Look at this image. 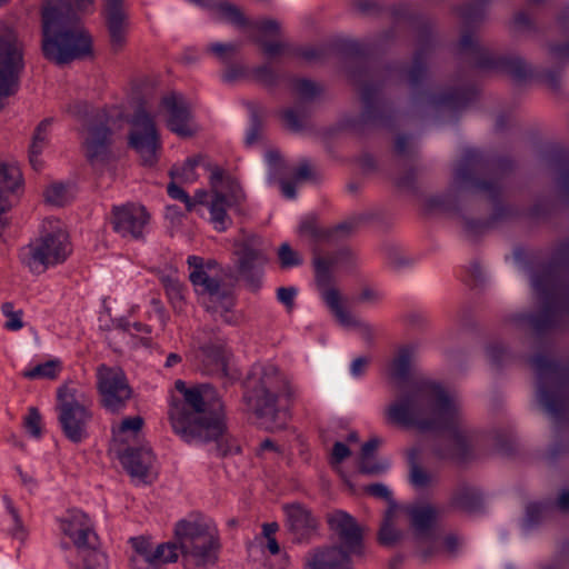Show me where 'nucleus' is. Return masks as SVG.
Listing matches in <instances>:
<instances>
[{"label":"nucleus","instance_id":"nucleus-1","mask_svg":"<svg viewBox=\"0 0 569 569\" xmlns=\"http://www.w3.org/2000/svg\"><path fill=\"white\" fill-rule=\"evenodd\" d=\"M417 346L401 347L390 365L395 399L386 408L389 422L422 431H441L442 443L436 453L441 459L463 461L471 450V432L461 400L456 392L431 379H409Z\"/></svg>","mask_w":569,"mask_h":569},{"label":"nucleus","instance_id":"nucleus-2","mask_svg":"<svg viewBox=\"0 0 569 569\" xmlns=\"http://www.w3.org/2000/svg\"><path fill=\"white\" fill-rule=\"evenodd\" d=\"M174 389L181 401H173L169 411L173 430L188 443L218 440L226 426L222 405L214 389L209 385L187 387L177 380Z\"/></svg>","mask_w":569,"mask_h":569},{"label":"nucleus","instance_id":"nucleus-3","mask_svg":"<svg viewBox=\"0 0 569 569\" xmlns=\"http://www.w3.org/2000/svg\"><path fill=\"white\" fill-rule=\"evenodd\" d=\"M94 0H48L42 11V50L47 59L64 64L90 53L91 39L80 26L78 12H86Z\"/></svg>","mask_w":569,"mask_h":569},{"label":"nucleus","instance_id":"nucleus-4","mask_svg":"<svg viewBox=\"0 0 569 569\" xmlns=\"http://www.w3.org/2000/svg\"><path fill=\"white\" fill-rule=\"evenodd\" d=\"M176 542H164L153 551L150 568L157 569L163 563L176 562L179 555L186 566L206 569L218 559L219 541L213 523L200 515H189L174 525Z\"/></svg>","mask_w":569,"mask_h":569},{"label":"nucleus","instance_id":"nucleus-5","mask_svg":"<svg viewBox=\"0 0 569 569\" xmlns=\"http://www.w3.org/2000/svg\"><path fill=\"white\" fill-rule=\"evenodd\" d=\"M247 383L248 403L261 425L271 431L283 429L289 415L287 408L278 406V399L292 403L301 398L302 390L270 363L253 366Z\"/></svg>","mask_w":569,"mask_h":569},{"label":"nucleus","instance_id":"nucleus-6","mask_svg":"<svg viewBox=\"0 0 569 569\" xmlns=\"http://www.w3.org/2000/svg\"><path fill=\"white\" fill-rule=\"evenodd\" d=\"M187 263L189 279L206 310L226 323H238L241 317L233 310L234 297L227 287L221 284L217 262L211 259L204 260L198 256H189Z\"/></svg>","mask_w":569,"mask_h":569},{"label":"nucleus","instance_id":"nucleus-7","mask_svg":"<svg viewBox=\"0 0 569 569\" xmlns=\"http://www.w3.org/2000/svg\"><path fill=\"white\" fill-rule=\"evenodd\" d=\"M188 2L213 12L220 19L242 30L249 39L258 43L269 58L286 54L288 44L277 40L280 23L273 19L249 20L241 9L230 0H187Z\"/></svg>","mask_w":569,"mask_h":569},{"label":"nucleus","instance_id":"nucleus-8","mask_svg":"<svg viewBox=\"0 0 569 569\" xmlns=\"http://www.w3.org/2000/svg\"><path fill=\"white\" fill-rule=\"evenodd\" d=\"M72 251L63 223L59 219L43 220L39 236L19 251V260L33 274L63 263Z\"/></svg>","mask_w":569,"mask_h":569},{"label":"nucleus","instance_id":"nucleus-9","mask_svg":"<svg viewBox=\"0 0 569 569\" xmlns=\"http://www.w3.org/2000/svg\"><path fill=\"white\" fill-rule=\"evenodd\" d=\"M68 111L83 121L80 130L82 148L87 160L93 168L104 166L110 159L111 130L113 116L93 113L86 103L70 106Z\"/></svg>","mask_w":569,"mask_h":569},{"label":"nucleus","instance_id":"nucleus-10","mask_svg":"<svg viewBox=\"0 0 569 569\" xmlns=\"http://www.w3.org/2000/svg\"><path fill=\"white\" fill-rule=\"evenodd\" d=\"M57 411L64 436L72 442L82 441L92 418L86 395L71 386L60 387L57 391Z\"/></svg>","mask_w":569,"mask_h":569},{"label":"nucleus","instance_id":"nucleus-11","mask_svg":"<svg viewBox=\"0 0 569 569\" xmlns=\"http://www.w3.org/2000/svg\"><path fill=\"white\" fill-rule=\"evenodd\" d=\"M411 527L415 532L418 552L425 559L439 552L445 547L448 552H455L460 540L453 535L441 537L436 528L437 510L429 505H415L408 509Z\"/></svg>","mask_w":569,"mask_h":569},{"label":"nucleus","instance_id":"nucleus-12","mask_svg":"<svg viewBox=\"0 0 569 569\" xmlns=\"http://www.w3.org/2000/svg\"><path fill=\"white\" fill-rule=\"evenodd\" d=\"M211 191L204 203L210 213V222L219 231H226L231 224L228 210L239 204L244 199V193L239 182L230 177H224L220 171H213L210 177Z\"/></svg>","mask_w":569,"mask_h":569},{"label":"nucleus","instance_id":"nucleus-13","mask_svg":"<svg viewBox=\"0 0 569 569\" xmlns=\"http://www.w3.org/2000/svg\"><path fill=\"white\" fill-rule=\"evenodd\" d=\"M24 67L22 44L13 32L0 34V109L4 99L16 94Z\"/></svg>","mask_w":569,"mask_h":569},{"label":"nucleus","instance_id":"nucleus-14","mask_svg":"<svg viewBox=\"0 0 569 569\" xmlns=\"http://www.w3.org/2000/svg\"><path fill=\"white\" fill-rule=\"evenodd\" d=\"M97 386L101 403L110 412L122 410L132 395L127 377L119 367L99 366Z\"/></svg>","mask_w":569,"mask_h":569},{"label":"nucleus","instance_id":"nucleus-15","mask_svg":"<svg viewBox=\"0 0 569 569\" xmlns=\"http://www.w3.org/2000/svg\"><path fill=\"white\" fill-rule=\"evenodd\" d=\"M196 366L210 375H228V352L222 339L212 332L200 330L193 338Z\"/></svg>","mask_w":569,"mask_h":569},{"label":"nucleus","instance_id":"nucleus-16","mask_svg":"<svg viewBox=\"0 0 569 569\" xmlns=\"http://www.w3.org/2000/svg\"><path fill=\"white\" fill-rule=\"evenodd\" d=\"M158 113L164 118L168 129L181 138H189L198 131L191 106L181 93L166 94L159 103Z\"/></svg>","mask_w":569,"mask_h":569},{"label":"nucleus","instance_id":"nucleus-17","mask_svg":"<svg viewBox=\"0 0 569 569\" xmlns=\"http://www.w3.org/2000/svg\"><path fill=\"white\" fill-rule=\"evenodd\" d=\"M129 146L141 157L144 164H153L160 147L159 134L153 118L144 109H139L131 120Z\"/></svg>","mask_w":569,"mask_h":569},{"label":"nucleus","instance_id":"nucleus-18","mask_svg":"<svg viewBox=\"0 0 569 569\" xmlns=\"http://www.w3.org/2000/svg\"><path fill=\"white\" fill-rule=\"evenodd\" d=\"M234 254L239 273L250 282L254 281L268 261L262 240L256 234H241L234 242Z\"/></svg>","mask_w":569,"mask_h":569},{"label":"nucleus","instance_id":"nucleus-19","mask_svg":"<svg viewBox=\"0 0 569 569\" xmlns=\"http://www.w3.org/2000/svg\"><path fill=\"white\" fill-rule=\"evenodd\" d=\"M113 229L122 237L139 239L143 236L149 214L143 206L128 203L113 209Z\"/></svg>","mask_w":569,"mask_h":569},{"label":"nucleus","instance_id":"nucleus-20","mask_svg":"<svg viewBox=\"0 0 569 569\" xmlns=\"http://www.w3.org/2000/svg\"><path fill=\"white\" fill-rule=\"evenodd\" d=\"M60 529L79 549L97 545L98 537L93 529V523L81 510H69L60 520Z\"/></svg>","mask_w":569,"mask_h":569},{"label":"nucleus","instance_id":"nucleus-21","mask_svg":"<svg viewBox=\"0 0 569 569\" xmlns=\"http://www.w3.org/2000/svg\"><path fill=\"white\" fill-rule=\"evenodd\" d=\"M330 529L337 536L343 550L360 553L362 543V530L355 518L342 510H335L327 517Z\"/></svg>","mask_w":569,"mask_h":569},{"label":"nucleus","instance_id":"nucleus-22","mask_svg":"<svg viewBox=\"0 0 569 569\" xmlns=\"http://www.w3.org/2000/svg\"><path fill=\"white\" fill-rule=\"evenodd\" d=\"M123 468L138 483L150 482L154 476V456L149 447L130 448L121 456Z\"/></svg>","mask_w":569,"mask_h":569},{"label":"nucleus","instance_id":"nucleus-23","mask_svg":"<svg viewBox=\"0 0 569 569\" xmlns=\"http://www.w3.org/2000/svg\"><path fill=\"white\" fill-rule=\"evenodd\" d=\"M322 299L345 329L355 330L365 340L369 341L372 339L375 335L372 327L368 322L355 317L345 309L337 290H325L322 292Z\"/></svg>","mask_w":569,"mask_h":569},{"label":"nucleus","instance_id":"nucleus-24","mask_svg":"<svg viewBox=\"0 0 569 569\" xmlns=\"http://www.w3.org/2000/svg\"><path fill=\"white\" fill-rule=\"evenodd\" d=\"M353 555L338 546L316 548L305 558L306 569H353L350 556Z\"/></svg>","mask_w":569,"mask_h":569},{"label":"nucleus","instance_id":"nucleus-25","mask_svg":"<svg viewBox=\"0 0 569 569\" xmlns=\"http://www.w3.org/2000/svg\"><path fill=\"white\" fill-rule=\"evenodd\" d=\"M124 0H104V18L113 48H121L127 38L128 14Z\"/></svg>","mask_w":569,"mask_h":569},{"label":"nucleus","instance_id":"nucleus-26","mask_svg":"<svg viewBox=\"0 0 569 569\" xmlns=\"http://www.w3.org/2000/svg\"><path fill=\"white\" fill-rule=\"evenodd\" d=\"M471 99V92L466 89H453L448 92H425L423 103L438 110L458 111Z\"/></svg>","mask_w":569,"mask_h":569},{"label":"nucleus","instance_id":"nucleus-27","mask_svg":"<svg viewBox=\"0 0 569 569\" xmlns=\"http://www.w3.org/2000/svg\"><path fill=\"white\" fill-rule=\"evenodd\" d=\"M289 529L299 538H306L317 528V520L301 505H288L284 508Z\"/></svg>","mask_w":569,"mask_h":569},{"label":"nucleus","instance_id":"nucleus-28","mask_svg":"<svg viewBox=\"0 0 569 569\" xmlns=\"http://www.w3.org/2000/svg\"><path fill=\"white\" fill-rule=\"evenodd\" d=\"M459 49L461 52L470 54L471 60L479 68L496 69L500 64V61L492 52L481 47L470 33L462 34L459 41Z\"/></svg>","mask_w":569,"mask_h":569},{"label":"nucleus","instance_id":"nucleus-29","mask_svg":"<svg viewBox=\"0 0 569 569\" xmlns=\"http://www.w3.org/2000/svg\"><path fill=\"white\" fill-rule=\"evenodd\" d=\"M508 325L517 339L523 340L528 347L533 343V310L531 307L510 315Z\"/></svg>","mask_w":569,"mask_h":569},{"label":"nucleus","instance_id":"nucleus-30","mask_svg":"<svg viewBox=\"0 0 569 569\" xmlns=\"http://www.w3.org/2000/svg\"><path fill=\"white\" fill-rule=\"evenodd\" d=\"M51 124V118L42 120L37 126L34 133L32 136L31 144L29 148V160L34 170H39L42 167L40 156L48 143Z\"/></svg>","mask_w":569,"mask_h":569},{"label":"nucleus","instance_id":"nucleus-31","mask_svg":"<svg viewBox=\"0 0 569 569\" xmlns=\"http://www.w3.org/2000/svg\"><path fill=\"white\" fill-rule=\"evenodd\" d=\"M413 506L409 507H398L396 505L389 506L383 522L381 525L380 531H379V539L380 542L383 545H392L397 542L400 538V532L395 528L396 520L398 518V515L400 512H405L406 515H409L408 509L412 508Z\"/></svg>","mask_w":569,"mask_h":569},{"label":"nucleus","instance_id":"nucleus-32","mask_svg":"<svg viewBox=\"0 0 569 569\" xmlns=\"http://www.w3.org/2000/svg\"><path fill=\"white\" fill-rule=\"evenodd\" d=\"M380 445V440L372 438L367 441L361 448V457L359 468L363 473L378 475L386 471L389 468V462L383 460L379 463H372V457Z\"/></svg>","mask_w":569,"mask_h":569},{"label":"nucleus","instance_id":"nucleus-33","mask_svg":"<svg viewBox=\"0 0 569 569\" xmlns=\"http://www.w3.org/2000/svg\"><path fill=\"white\" fill-rule=\"evenodd\" d=\"M130 543L134 551L131 557V569H152L150 568L153 549L149 539L144 537H133L130 539Z\"/></svg>","mask_w":569,"mask_h":569},{"label":"nucleus","instance_id":"nucleus-34","mask_svg":"<svg viewBox=\"0 0 569 569\" xmlns=\"http://www.w3.org/2000/svg\"><path fill=\"white\" fill-rule=\"evenodd\" d=\"M452 505L467 512L477 511L482 505L480 491L472 487H460L452 497Z\"/></svg>","mask_w":569,"mask_h":569},{"label":"nucleus","instance_id":"nucleus-35","mask_svg":"<svg viewBox=\"0 0 569 569\" xmlns=\"http://www.w3.org/2000/svg\"><path fill=\"white\" fill-rule=\"evenodd\" d=\"M74 196L76 188L72 183L53 182L44 191L46 201L57 207L67 204Z\"/></svg>","mask_w":569,"mask_h":569},{"label":"nucleus","instance_id":"nucleus-36","mask_svg":"<svg viewBox=\"0 0 569 569\" xmlns=\"http://www.w3.org/2000/svg\"><path fill=\"white\" fill-rule=\"evenodd\" d=\"M176 180H172L171 183L168 184L167 191L168 194L186 206L187 211H192L196 209L198 203H204L208 197V192L206 190H198L193 197H190Z\"/></svg>","mask_w":569,"mask_h":569},{"label":"nucleus","instance_id":"nucleus-37","mask_svg":"<svg viewBox=\"0 0 569 569\" xmlns=\"http://www.w3.org/2000/svg\"><path fill=\"white\" fill-rule=\"evenodd\" d=\"M513 266L529 288L533 289L532 253L529 249L517 247L513 250Z\"/></svg>","mask_w":569,"mask_h":569},{"label":"nucleus","instance_id":"nucleus-38","mask_svg":"<svg viewBox=\"0 0 569 569\" xmlns=\"http://www.w3.org/2000/svg\"><path fill=\"white\" fill-rule=\"evenodd\" d=\"M200 161L201 157H193L188 159L181 166H174L170 171L172 180H176L179 183H194L199 178L196 170Z\"/></svg>","mask_w":569,"mask_h":569},{"label":"nucleus","instance_id":"nucleus-39","mask_svg":"<svg viewBox=\"0 0 569 569\" xmlns=\"http://www.w3.org/2000/svg\"><path fill=\"white\" fill-rule=\"evenodd\" d=\"M167 297L172 307L181 311L184 305V289L179 279L174 276H166L161 278Z\"/></svg>","mask_w":569,"mask_h":569},{"label":"nucleus","instance_id":"nucleus-40","mask_svg":"<svg viewBox=\"0 0 569 569\" xmlns=\"http://www.w3.org/2000/svg\"><path fill=\"white\" fill-rule=\"evenodd\" d=\"M457 14L465 26H476L485 19L486 3L483 0L467 3L457 9Z\"/></svg>","mask_w":569,"mask_h":569},{"label":"nucleus","instance_id":"nucleus-41","mask_svg":"<svg viewBox=\"0 0 569 569\" xmlns=\"http://www.w3.org/2000/svg\"><path fill=\"white\" fill-rule=\"evenodd\" d=\"M60 371V363L56 360H49L43 363L30 366L23 370L22 376L30 380L53 379Z\"/></svg>","mask_w":569,"mask_h":569},{"label":"nucleus","instance_id":"nucleus-42","mask_svg":"<svg viewBox=\"0 0 569 569\" xmlns=\"http://www.w3.org/2000/svg\"><path fill=\"white\" fill-rule=\"evenodd\" d=\"M2 500L8 515V531L13 538L23 540L27 536V532L22 523V520L20 519L18 510L16 509L12 500L8 496H4Z\"/></svg>","mask_w":569,"mask_h":569},{"label":"nucleus","instance_id":"nucleus-43","mask_svg":"<svg viewBox=\"0 0 569 569\" xmlns=\"http://www.w3.org/2000/svg\"><path fill=\"white\" fill-rule=\"evenodd\" d=\"M143 426V419L139 416L127 417L120 422L112 425V433L116 438L122 439L127 435L136 436Z\"/></svg>","mask_w":569,"mask_h":569},{"label":"nucleus","instance_id":"nucleus-44","mask_svg":"<svg viewBox=\"0 0 569 569\" xmlns=\"http://www.w3.org/2000/svg\"><path fill=\"white\" fill-rule=\"evenodd\" d=\"M418 450L412 449L409 452L410 461V482L416 488H425L432 481L431 475L421 469L417 463Z\"/></svg>","mask_w":569,"mask_h":569},{"label":"nucleus","instance_id":"nucleus-45","mask_svg":"<svg viewBox=\"0 0 569 569\" xmlns=\"http://www.w3.org/2000/svg\"><path fill=\"white\" fill-rule=\"evenodd\" d=\"M2 315L7 318L3 327L10 331L20 330L23 327L22 311L14 309L11 302H4L1 306Z\"/></svg>","mask_w":569,"mask_h":569},{"label":"nucleus","instance_id":"nucleus-46","mask_svg":"<svg viewBox=\"0 0 569 569\" xmlns=\"http://www.w3.org/2000/svg\"><path fill=\"white\" fill-rule=\"evenodd\" d=\"M239 47L236 42H212L208 46L207 50L219 60L227 62L238 51Z\"/></svg>","mask_w":569,"mask_h":569},{"label":"nucleus","instance_id":"nucleus-47","mask_svg":"<svg viewBox=\"0 0 569 569\" xmlns=\"http://www.w3.org/2000/svg\"><path fill=\"white\" fill-rule=\"evenodd\" d=\"M117 328L123 330L124 332L130 333L131 336L136 333H143L146 336H149L151 333V329L149 326L143 325L141 322H130L126 319H119L117 320ZM141 342L146 346L149 345V337H142Z\"/></svg>","mask_w":569,"mask_h":569},{"label":"nucleus","instance_id":"nucleus-48","mask_svg":"<svg viewBox=\"0 0 569 569\" xmlns=\"http://www.w3.org/2000/svg\"><path fill=\"white\" fill-rule=\"evenodd\" d=\"M88 550L83 562L86 569H103L107 565V556L96 549V546L86 548Z\"/></svg>","mask_w":569,"mask_h":569},{"label":"nucleus","instance_id":"nucleus-49","mask_svg":"<svg viewBox=\"0 0 569 569\" xmlns=\"http://www.w3.org/2000/svg\"><path fill=\"white\" fill-rule=\"evenodd\" d=\"M292 90L301 99L308 100L318 93V87L306 79H298L292 82Z\"/></svg>","mask_w":569,"mask_h":569},{"label":"nucleus","instance_id":"nucleus-50","mask_svg":"<svg viewBox=\"0 0 569 569\" xmlns=\"http://www.w3.org/2000/svg\"><path fill=\"white\" fill-rule=\"evenodd\" d=\"M24 427L27 431L34 438L41 435V416L36 408H30L24 418Z\"/></svg>","mask_w":569,"mask_h":569},{"label":"nucleus","instance_id":"nucleus-51","mask_svg":"<svg viewBox=\"0 0 569 569\" xmlns=\"http://www.w3.org/2000/svg\"><path fill=\"white\" fill-rule=\"evenodd\" d=\"M282 268H291L300 264L301 260L288 243H282L278 251Z\"/></svg>","mask_w":569,"mask_h":569},{"label":"nucleus","instance_id":"nucleus-52","mask_svg":"<svg viewBox=\"0 0 569 569\" xmlns=\"http://www.w3.org/2000/svg\"><path fill=\"white\" fill-rule=\"evenodd\" d=\"M531 10L523 9L515 13L512 21H511V28L513 31H522L530 27L531 22Z\"/></svg>","mask_w":569,"mask_h":569},{"label":"nucleus","instance_id":"nucleus-53","mask_svg":"<svg viewBox=\"0 0 569 569\" xmlns=\"http://www.w3.org/2000/svg\"><path fill=\"white\" fill-rule=\"evenodd\" d=\"M252 77L257 81L268 86H271L276 82V74L269 64H263L253 69Z\"/></svg>","mask_w":569,"mask_h":569},{"label":"nucleus","instance_id":"nucleus-54","mask_svg":"<svg viewBox=\"0 0 569 569\" xmlns=\"http://www.w3.org/2000/svg\"><path fill=\"white\" fill-rule=\"evenodd\" d=\"M284 123L292 130H299L303 126V114L296 109H287L282 113Z\"/></svg>","mask_w":569,"mask_h":569},{"label":"nucleus","instance_id":"nucleus-55","mask_svg":"<svg viewBox=\"0 0 569 569\" xmlns=\"http://www.w3.org/2000/svg\"><path fill=\"white\" fill-rule=\"evenodd\" d=\"M366 492H368L369 495H371L373 497L385 499L386 501L390 502V506L395 505L391 500V497H392L391 491L389 490V488L387 486H385L382 483H373V485L367 486Z\"/></svg>","mask_w":569,"mask_h":569},{"label":"nucleus","instance_id":"nucleus-56","mask_svg":"<svg viewBox=\"0 0 569 569\" xmlns=\"http://www.w3.org/2000/svg\"><path fill=\"white\" fill-rule=\"evenodd\" d=\"M297 289L293 287H281L277 290L278 300L288 309L293 307Z\"/></svg>","mask_w":569,"mask_h":569},{"label":"nucleus","instance_id":"nucleus-57","mask_svg":"<svg viewBox=\"0 0 569 569\" xmlns=\"http://www.w3.org/2000/svg\"><path fill=\"white\" fill-rule=\"evenodd\" d=\"M350 450L349 448L340 441H337L333 445L332 452H331V463L332 466L340 465L347 457H349Z\"/></svg>","mask_w":569,"mask_h":569},{"label":"nucleus","instance_id":"nucleus-58","mask_svg":"<svg viewBox=\"0 0 569 569\" xmlns=\"http://www.w3.org/2000/svg\"><path fill=\"white\" fill-rule=\"evenodd\" d=\"M382 295L375 288L365 287L359 292L357 300L360 302L375 303L381 299Z\"/></svg>","mask_w":569,"mask_h":569},{"label":"nucleus","instance_id":"nucleus-59","mask_svg":"<svg viewBox=\"0 0 569 569\" xmlns=\"http://www.w3.org/2000/svg\"><path fill=\"white\" fill-rule=\"evenodd\" d=\"M520 528L523 535H529L533 528V506L528 503L523 518L520 520Z\"/></svg>","mask_w":569,"mask_h":569},{"label":"nucleus","instance_id":"nucleus-60","mask_svg":"<svg viewBox=\"0 0 569 569\" xmlns=\"http://www.w3.org/2000/svg\"><path fill=\"white\" fill-rule=\"evenodd\" d=\"M369 359L366 357L356 358L350 365V373L353 378H360L365 375Z\"/></svg>","mask_w":569,"mask_h":569},{"label":"nucleus","instance_id":"nucleus-61","mask_svg":"<svg viewBox=\"0 0 569 569\" xmlns=\"http://www.w3.org/2000/svg\"><path fill=\"white\" fill-rule=\"evenodd\" d=\"M315 268L317 280L325 283L328 280L329 262L326 259H317Z\"/></svg>","mask_w":569,"mask_h":569},{"label":"nucleus","instance_id":"nucleus-62","mask_svg":"<svg viewBox=\"0 0 569 569\" xmlns=\"http://www.w3.org/2000/svg\"><path fill=\"white\" fill-rule=\"evenodd\" d=\"M299 231L311 237L318 236V229L313 218H306L300 222Z\"/></svg>","mask_w":569,"mask_h":569},{"label":"nucleus","instance_id":"nucleus-63","mask_svg":"<svg viewBox=\"0 0 569 569\" xmlns=\"http://www.w3.org/2000/svg\"><path fill=\"white\" fill-rule=\"evenodd\" d=\"M280 189H281L283 197H286L287 199L292 200L296 198V194H297L296 181H284L283 180L280 182Z\"/></svg>","mask_w":569,"mask_h":569},{"label":"nucleus","instance_id":"nucleus-64","mask_svg":"<svg viewBox=\"0 0 569 569\" xmlns=\"http://www.w3.org/2000/svg\"><path fill=\"white\" fill-rule=\"evenodd\" d=\"M558 184L560 192L569 200V169L561 173Z\"/></svg>","mask_w":569,"mask_h":569}]
</instances>
